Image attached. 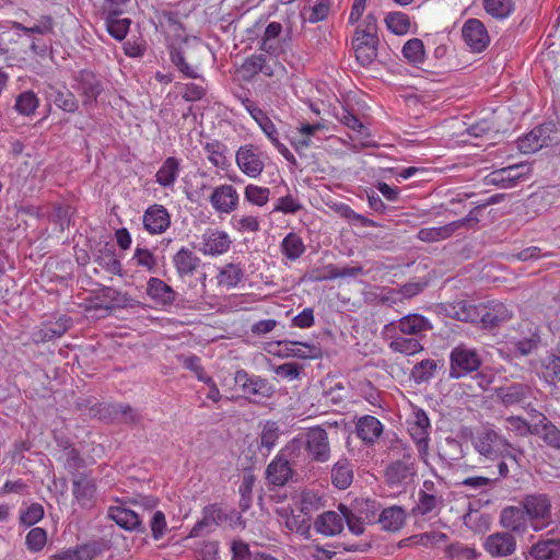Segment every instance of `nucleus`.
<instances>
[{
	"mask_svg": "<svg viewBox=\"0 0 560 560\" xmlns=\"http://www.w3.org/2000/svg\"><path fill=\"white\" fill-rule=\"evenodd\" d=\"M472 444L476 451L487 458H508L520 466L522 451L514 447L493 430L487 429L477 433L472 439Z\"/></svg>",
	"mask_w": 560,
	"mask_h": 560,
	"instance_id": "nucleus-1",
	"label": "nucleus"
},
{
	"mask_svg": "<svg viewBox=\"0 0 560 560\" xmlns=\"http://www.w3.org/2000/svg\"><path fill=\"white\" fill-rule=\"evenodd\" d=\"M232 243V238L226 231L218 228H208L198 237L194 248L205 256L219 257L230 250Z\"/></svg>",
	"mask_w": 560,
	"mask_h": 560,
	"instance_id": "nucleus-2",
	"label": "nucleus"
},
{
	"mask_svg": "<svg viewBox=\"0 0 560 560\" xmlns=\"http://www.w3.org/2000/svg\"><path fill=\"white\" fill-rule=\"evenodd\" d=\"M450 362L451 377L460 378L477 371L481 364V359L475 349L459 345L451 351Z\"/></svg>",
	"mask_w": 560,
	"mask_h": 560,
	"instance_id": "nucleus-3",
	"label": "nucleus"
},
{
	"mask_svg": "<svg viewBox=\"0 0 560 560\" xmlns=\"http://www.w3.org/2000/svg\"><path fill=\"white\" fill-rule=\"evenodd\" d=\"M432 329L430 320L420 314H408L384 326L385 335L401 334L420 339Z\"/></svg>",
	"mask_w": 560,
	"mask_h": 560,
	"instance_id": "nucleus-4",
	"label": "nucleus"
},
{
	"mask_svg": "<svg viewBox=\"0 0 560 560\" xmlns=\"http://www.w3.org/2000/svg\"><path fill=\"white\" fill-rule=\"evenodd\" d=\"M521 505L525 510L534 530L538 532L548 525L551 504L545 494L526 495Z\"/></svg>",
	"mask_w": 560,
	"mask_h": 560,
	"instance_id": "nucleus-5",
	"label": "nucleus"
},
{
	"mask_svg": "<svg viewBox=\"0 0 560 560\" xmlns=\"http://www.w3.org/2000/svg\"><path fill=\"white\" fill-rule=\"evenodd\" d=\"M376 44L377 37L374 35V21H372L369 30L357 28L352 47L360 65L365 67L375 60L377 56Z\"/></svg>",
	"mask_w": 560,
	"mask_h": 560,
	"instance_id": "nucleus-6",
	"label": "nucleus"
},
{
	"mask_svg": "<svg viewBox=\"0 0 560 560\" xmlns=\"http://www.w3.org/2000/svg\"><path fill=\"white\" fill-rule=\"evenodd\" d=\"M348 528L357 536L364 533L366 524L373 523L378 518L376 503L371 500L357 501L351 510L348 509Z\"/></svg>",
	"mask_w": 560,
	"mask_h": 560,
	"instance_id": "nucleus-7",
	"label": "nucleus"
},
{
	"mask_svg": "<svg viewBox=\"0 0 560 560\" xmlns=\"http://www.w3.org/2000/svg\"><path fill=\"white\" fill-rule=\"evenodd\" d=\"M276 513L279 522L283 524L289 532L308 538L311 530L310 516L301 512L295 503L283 504L277 508Z\"/></svg>",
	"mask_w": 560,
	"mask_h": 560,
	"instance_id": "nucleus-8",
	"label": "nucleus"
},
{
	"mask_svg": "<svg viewBox=\"0 0 560 560\" xmlns=\"http://www.w3.org/2000/svg\"><path fill=\"white\" fill-rule=\"evenodd\" d=\"M349 513L348 508L340 504L338 511H327L318 515L314 522L316 533L331 537L340 534L348 524Z\"/></svg>",
	"mask_w": 560,
	"mask_h": 560,
	"instance_id": "nucleus-9",
	"label": "nucleus"
},
{
	"mask_svg": "<svg viewBox=\"0 0 560 560\" xmlns=\"http://www.w3.org/2000/svg\"><path fill=\"white\" fill-rule=\"evenodd\" d=\"M235 162L240 171L250 178L259 177L265 168L261 154L253 144L240 147L235 153Z\"/></svg>",
	"mask_w": 560,
	"mask_h": 560,
	"instance_id": "nucleus-10",
	"label": "nucleus"
},
{
	"mask_svg": "<svg viewBox=\"0 0 560 560\" xmlns=\"http://www.w3.org/2000/svg\"><path fill=\"white\" fill-rule=\"evenodd\" d=\"M246 109L279 153L285 159L292 158L289 149L280 141L278 129L267 114L253 103H248Z\"/></svg>",
	"mask_w": 560,
	"mask_h": 560,
	"instance_id": "nucleus-11",
	"label": "nucleus"
},
{
	"mask_svg": "<svg viewBox=\"0 0 560 560\" xmlns=\"http://www.w3.org/2000/svg\"><path fill=\"white\" fill-rule=\"evenodd\" d=\"M240 195L236 188L230 184H222L213 188L210 203L220 214H230L238 206Z\"/></svg>",
	"mask_w": 560,
	"mask_h": 560,
	"instance_id": "nucleus-12",
	"label": "nucleus"
},
{
	"mask_svg": "<svg viewBox=\"0 0 560 560\" xmlns=\"http://www.w3.org/2000/svg\"><path fill=\"white\" fill-rule=\"evenodd\" d=\"M462 36L465 44L475 52L485 50L490 43L486 26L477 19H469L464 23Z\"/></svg>",
	"mask_w": 560,
	"mask_h": 560,
	"instance_id": "nucleus-13",
	"label": "nucleus"
},
{
	"mask_svg": "<svg viewBox=\"0 0 560 560\" xmlns=\"http://www.w3.org/2000/svg\"><path fill=\"white\" fill-rule=\"evenodd\" d=\"M483 548L492 557H508L514 553L516 540L510 533H494L486 538Z\"/></svg>",
	"mask_w": 560,
	"mask_h": 560,
	"instance_id": "nucleus-14",
	"label": "nucleus"
},
{
	"mask_svg": "<svg viewBox=\"0 0 560 560\" xmlns=\"http://www.w3.org/2000/svg\"><path fill=\"white\" fill-rule=\"evenodd\" d=\"M306 451L317 462H326L330 455L328 436L324 429L314 428L306 435Z\"/></svg>",
	"mask_w": 560,
	"mask_h": 560,
	"instance_id": "nucleus-15",
	"label": "nucleus"
},
{
	"mask_svg": "<svg viewBox=\"0 0 560 560\" xmlns=\"http://www.w3.org/2000/svg\"><path fill=\"white\" fill-rule=\"evenodd\" d=\"M143 225L150 234H162L171 225V215L163 206L153 205L144 211Z\"/></svg>",
	"mask_w": 560,
	"mask_h": 560,
	"instance_id": "nucleus-16",
	"label": "nucleus"
},
{
	"mask_svg": "<svg viewBox=\"0 0 560 560\" xmlns=\"http://www.w3.org/2000/svg\"><path fill=\"white\" fill-rule=\"evenodd\" d=\"M72 494L83 509H92L96 503V485L94 479L81 476L73 480Z\"/></svg>",
	"mask_w": 560,
	"mask_h": 560,
	"instance_id": "nucleus-17",
	"label": "nucleus"
},
{
	"mask_svg": "<svg viewBox=\"0 0 560 560\" xmlns=\"http://www.w3.org/2000/svg\"><path fill=\"white\" fill-rule=\"evenodd\" d=\"M235 384L247 395L269 397L272 393L268 382L259 376H250L246 371L238 370L234 376Z\"/></svg>",
	"mask_w": 560,
	"mask_h": 560,
	"instance_id": "nucleus-18",
	"label": "nucleus"
},
{
	"mask_svg": "<svg viewBox=\"0 0 560 560\" xmlns=\"http://www.w3.org/2000/svg\"><path fill=\"white\" fill-rule=\"evenodd\" d=\"M500 523L504 528L515 533H524L530 526V521L522 505L503 509Z\"/></svg>",
	"mask_w": 560,
	"mask_h": 560,
	"instance_id": "nucleus-19",
	"label": "nucleus"
},
{
	"mask_svg": "<svg viewBox=\"0 0 560 560\" xmlns=\"http://www.w3.org/2000/svg\"><path fill=\"white\" fill-rule=\"evenodd\" d=\"M291 475L292 469L283 452H280L266 469V478L273 486H283L291 478Z\"/></svg>",
	"mask_w": 560,
	"mask_h": 560,
	"instance_id": "nucleus-20",
	"label": "nucleus"
},
{
	"mask_svg": "<svg viewBox=\"0 0 560 560\" xmlns=\"http://www.w3.org/2000/svg\"><path fill=\"white\" fill-rule=\"evenodd\" d=\"M525 560H560V539H542L534 544Z\"/></svg>",
	"mask_w": 560,
	"mask_h": 560,
	"instance_id": "nucleus-21",
	"label": "nucleus"
},
{
	"mask_svg": "<svg viewBox=\"0 0 560 560\" xmlns=\"http://www.w3.org/2000/svg\"><path fill=\"white\" fill-rule=\"evenodd\" d=\"M429 429L430 421L424 411H416L413 420L409 423L408 431L421 453L425 452L428 448Z\"/></svg>",
	"mask_w": 560,
	"mask_h": 560,
	"instance_id": "nucleus-22",
	"label": "nucleus"
},
{
	"mask_svg": "<svg viewBox=\"0 0 560 560\" xmlns=\"http://www.w3.org/2000/svg\"><path fill=\"white\" fill-rule=\"evenodd\" d=\"M512 312L501 302H490L488 305L479 306V320L483 327H492L500 322L509 319Z\"/></svg>",
	"mask_w": 560,
	"mask_h": 560,
	"instance_id": "nucleus-23",
	"label": "nucleus"
},
{
	"mask_svg": "<svg viewBox=\"0 0 560 560\" xmlns=\"http://www.w3.org/2000/svg\"><path fill=\"white\" fill-rule=\"evenodd\" d=\"M77 90L83 98V105L93 106L101 93V85L96 77L89 71H82L78 78Z\"/></svg>",
	"mask_w": 560,
	"mask_h": 560,
	"instance_id": "nucleus-24",
	"label": "nucleus"
},
{
	"mask_svg": "<svg viewBox=\"0 0 560 560\" xmlns=\"http://www.w3.org/2000/svg\"><path fill=\"white\" fill-rule=\"evenodd\" d=\"M524 165L514 164L508 167L495 170L488 175V183L501 186L503 188L513 187L524 176Z\"/></svg>",
	"mask_w": 560,
	"mask_h": 560,
	"instance_id": "nucleus-25",
	"label": "nucleus"
},
{
	"mask_svg": "<svg viewBox=\"0 0 560 560\" xmlns=\"http://www.w3.org/2000/svg\"><path fill=\"white\" fill-rule=\"evenodd\" d=\"M280 352L284 355L296 357L300 359H316L322 354V349L314 343H303L298 341L284 340L277 343Z\"/></svg>",
	"mask_w": 560,
	"mask_h": 560,
	"instance_id": "nucleus-26",
	"label": "nucleus"
},
{
	"mask_svg": "<svg viewBox=\"0 0 560 560\" xmlns=\"http://www.w3.org/2000/svg\"><path fill=\"white\" fill-rule=\"evenodd\" d=\"M534 434L538 435L548 446L560 451V430L542 413L537 415Z\"/></svg>",
	"mask_w": 560,
	"mask_h": 560,
	"instance_id": "nucleus-27",
	"label": "nucleus"
},
{
	"mask_svg": "<svg viewBox=\"0 0 560 560\" xmlns=\"http://www.w3.org/2000/svg\"><path fill=\"white\" fill-rule=\"evenodd\" d=\"M148 295L159 305H171L174 303L176 293L163 280L150 278L147 284Z\"/></svg>",
	"mask_w": 560,
	"mask_h": 560,
	"instance_id": "nucleus-28",
	"label": "nucleus"
},
{
	"mask_svg": "<svg viewBox=\"0 0 560 560\" xmlns=\"http://www.w3.org/2000/svg\"><path fill=\"white\" fill-rule=\"evenodd\" d=\"M245 277L244 268L241 264H226L220 268L217 275V283L220 287L232 289L236 288Z\"/></svg>",
	"mask_w": 560,
	"mask_h": 560,
	"instance_id": "nucleus-29",
	"label": "nucleus"
},
{
	"mask_svg": "<svg viewBox=\"0 0 560 560\" xmlns=\"http://www.w3.org/2000/svg\"><path fill=\"white\" fill-rule=\"evenodd\" d=\"M382 528L388 532L399 530L406 521V511L401 506L393 505L384 509L377 518Z\"/></svg>",
	"mask_w": 560,
	"mask_h": 560,
	"instance_id": "nucleus-30",
	"label": "nucleus"
},
{
	"mask_svg": "<svg viewBox=\"0 0 560 560\" xmlns=\"http://www.w3.org/2000/svg\"><path fill=\"white\" fill-rule=\"evenodd\" d=\"M382 431L383 425L381 421L373 416H363L357 422V434L366 443H374L380 438Z\"/></svg>",
	"mask_w": 560,
	"mask_h": 560,
	"instance_id": "nucleus-31",
	"label": "nucleus"
},
{
	"mask_svg": "<svg viewBox=\"0 0 560 560\" xmlns=\"http://www.w3.org/2000/svg\"><path fill=\"white\" fill-rule=\"evenodd\" d=\"M280 250L288 260L296 261L304 255L306 246L298 233L290 232L281 241Z\"/></svg>",
	"mask_w": 560,
	"mask_h": 560,
	"instance_id": "nucleus-32",
	"label": "nucleus"
},
{
	"mask_svg": "<svg viewBox=\"0 0 560 560\" xmlns=\"http://www.w3.org/2000/svg\"><path fill=\"white\" fill-rule=\"evenodd\" d=\"M108 516L121 528L127 530L137 529L141 521L139 515L130 509L122 505L110 506L108 510Z\"/></svg>",
	"mask_w": 560,
	"mask_h": 560,
	"instance_id": "nucleus-33",
	"label": "nucleus"
},
{
	"mask_svg": "<svg viewBox=\"0 0 560 560\" xmlns=\"http://www.w3.org/2000/svg\"><path fill=\"white\" fill-rule=\"evenodd\" d=\"M260 438L258 448L264 456H267L277 445L279 439V425L275 421H264L259 423Z\"/></svg>",
	"mask_w": 560,
	"mask_h": 560,
	"instance_id": "nucleus-34",
	"label": "nucleus"
},
{
	"mask_svg": "<svg viewBox=\"0 0 560 560\" xmlns=\"http://www.w3.org/2000/svg\"><path fill=\"white\" fill-rule=\"evenodd\" d=\"M180 170V163L176 158H167L155 174V182L162 187H173Z\"/></svg>",
	"mask_w": 560,
	"mask_h": 560,
	"instance_id": "nucleus-35",
	"label": "nucleus"
},
{
	"mask_svg": "<svg viewBox=\"0 0 560 560\" xmlns=\"http://www.w3.org/2000/svg\"><path fill=\"white\" fill-rule=\"evenodd\" d=\"M207 160L219 170H226L230 166L228 159L229 150L225 144L220 141L207 142L203 147Z\"/></svg>",
	"mask_w": 560,
	"mask_h": 560,
	"instance_id": "nucleus-36",
	"label": "nucleus"
},
{
	"mask_svg": "<svg viewBox=\"0 0 560 560\" xmlns=\"http://www.w3.org/2000/svg\"><path fill=\"white\" fill-rule=\"evenodd\" d=\"M390 338L389 347L393 351L412 355L422 351L423 347L418 338L405 337L401 334L387 335Z\"/></svg>",
	"mask_w": 560,
	"mask_h": 560,
	"instance_id": "nucleus-37",
	"label": "nucleus"
},
{
	"mask_svg": "<svg viewBox=\"0 0 560 560\" xmlns=\"http://www.w3.org/2000/svg\"><path fill=\"white\" fill-rule=\"evenodd\" d=\"M545 130L541 127L534 128L517 141L520 151L524 154H529L538 151L546 144Z\"/></svg>",
	"mask_w": 560,
	"mask_h": 560,
	"instance_id": "nucleus-38",
	"label": "nucleus"
},
{
	"mask_svg": "<svg viewBox=\"0 0 560 560\" xmlns=\"http://www.w3.org/2000/svg\"><path fill=\"white\" fill-rule=\"evenodd\" d=\"M70 327V319L66 316L60 317L55 323L44 325L38 331L34 334L36 341H47L54 338L61 337Z\"/></svg>",
	"mask_w": 560,
	"mask_h": 560,
	"instance_id": "nucleus-39",
	"label": "nucleus"
},
{
	"mask_svg": "<svg viewBox=\"0 0 560 560\" xmlns=\"http://www.w3.org/2000/svg\"><path fill=\"white\" fill-rule=\"evenodd\" d=\"M353 480V468L347 459L338 460L331 469L332 485L339 489H347Z\"/></svg>",
	"mask_w": 560,
	"mask_h": 560,
	"instance_id": "nucleus-40",
	"label": "nucleus"
},
{
	"mask_svg": "<svg viewBox=\"0 0 560 560\" xmlns=\"http://www.w3.org/2000/svg\"><path fill=\"white\" fill-rule=\"evenodd\" d=\"M521 327L523 329H526L527 335L515 340L513 342V346L520 354L526 355L529 354L534 349H536L539 342V336L537 334V328L528 322H524L521 325Z\"/></svg>",
	"mask_w": 560,
	"mask_h": 560,
	"instance_id": "nucleus-41",
	"label": "nucleus"
},
{
	"mask_svg": "<svg viewBox=\"0 0 560 560\" xmlns=\"http://www.w3.org/2000/svg\"><path fill=\"white\" fill-rule=\"evenodd\" d=\"M173 262L180 276L191 275L199 264V258L189 249L180 248L174 256Z\"/></svg>",
	"mask_w": 560,
	"mask_h": 560,
	"instance_id": "nucleus-42",
	"label": "nucleus"
},
{
	"mask_svg": "<svg viewBox=\"0 0 560 560\" xmlns=\"http://www.w3.org/2000/svg\"><path fill=\"white\" fill-rule=\"evenodd\" d=\"M324 126L319 122L316 124H301L296 128V136H294L293 144L295 148L305 149L313 144V138L319 130H323Z\"/></svg>",
	"mask_w": 560,
	"mask_h": 560,
	"instance_id": "nucleus-43",
	"label": "nucleus"
},
{
	"mask_svg": "<svg viewBox=\"0 0 560 560\" xmlns=\"http://www.w3.org/2000/svg\"><path fill=\"white\" fill-rule=\"evenodd\" d=\"M456 230V223L442 226L423 228L418 232V238L422 242L433 243L448 238Z\"/></svg>",
	"mask_w": 560,
	"mask_h": 560,
	"instance_id": "nucleus-44",
	"label": "nucleus"
},
{
	"mask_svg": "<svg viewBox=\"0 0 560 560\" xmlns=\"http://www.w3.org/2000/svg\"><path fill=\"white\" fill-rule=\"evenodd\" d=\"M448 314L451 317L462 322L479 320V307L474 306L467 301H458L452 304Z\"/></svg>",
	"mask_w": 560,
	"mask_h": 560,
	"instance_id": "nucleus-45",
	"label": "nucleus"
},
{
	"mask_svg": "<svg viewBox=\"0 0 560 560\" xmlns=\"http://www.w3.org/2000/svg\"><path fill=\"white\" fill-rule=\"evenodd\" d=\"M50 90L51 92H48V97L54 101L57 107L68 113H74L78 109L79 103L73 93L68 90H56L54 88H50Z\"/></svg>",
	"mask_w": 560,
	"mask_h": 560,
	"instance_id": "nucleus-46",
	"label": "nucleus"
},
{
	"mask_svg": "<svg viewBox=\"0 0 560 560\" xmlns=\"http://www.w3.org/2000/svg\"><path fill=\"white\" fill-rule=\"evenodd\" d=\"M404 58L412 65H421L425 59L424 45L419 38H411L402 46Z\"/></svg>",
	"mask_w": 560,
	"mask_h": 560,
	"instance_id": "nucleus-47",
	"label": "nucleus"
},
{
	"mask_svg": "<svg viewBox=\"0 0 560 560\" xmlns=\"http://www.w3.org/2000/svg\"><path fill=\"white\" fill-rule=\"evenodd\" d=\"M530 387L524 384H513L506 388H501L498 393L500 399L505 405H515L521 402L529 395Z\"/></svg>",
	"mask_w": 560,
	"mask_h": 560,
	"instance_id": "nucleus-48",
	"label": "nucleus"
},
{
	"mask_svg": "<svg viewBox=\"0 0 560 560\" xmlns=\"http://www.w3.org/2000/svg\"><path fill=\"white\" fill-rule=\"evenodd\" d=\"M385 23L389 32L395 35H406L411 27L410 19L402 12H390L385 18Z\"/></svg>",
	"mask_w": 560,
	"mask_h": 560,
	"instance_id": "nucleus-49",
	"label": "nucleus"
},
{
	"mask_svg": "<svg viewBox=\"0 0 560 560\" xmlns=\"http://www.w3.org/2000/svg\"><path fill=\"white\" fill-rule=\"evenodd\" d=\"M244 199L256 207H264L270 199V189L268 187L248 184L244 188Z\"/></svg>",
	"mask_w": 560,
	"mask_h": 560,
	"instance_id": "nucleus-50",
	"label": "nucleus"
},
{
	"mask_svg": "<svg viewBox=\"0 0 560 560\" xmlns=\"http://www.w3.org/2000/svg\"><path fill=\"white\" fill-rule=\"evenodd\" d=\"M107 32L117 40H122L129 31L130 20L127 18H118L116 13H109L106 18Z\"/></svg>",
	"mask_w": 560,
	"mask_h": 560,
	"instance_id": "nucleus-51",
	"label": "nucleus"
},
{
	"mask_svg": "<svg viewBox=\"0 0 560 560\" xmlns=\"http://www.w3.org/2000/svg\"><path fill=\"white\" fill-rule=\"evenodd\" d=\"M293 503H295L301 512L305 513L307 516L323 505L322 497L313 490L303 491L294 499Z\"/></svg>",
	"mask_w": 560,
	"mask_h": 560,
	"instance_id": "nucleus-52",
	"label": "nucleus"
},
{
	"mask_svg": "<svg viewBox=\"0 0 560 560\" xmlns=\"http://www.w3.org/2000/svg\"><path fill=\"white\" fill-rule=\"evenodd\" d=\"M230 224L238 233H256L260 230L259 219L253 214L233 215Z\"/></svg>",
	"mask_w": 560,
	"mask_h": 560,
	"instance_id": "nucleus-53",
	"label": "nucleus"
},
{
	"mask_svg": "<svg viewBox=\"0 0 560 560\" xmlns=\"http://www.w3.org/2000/svg\"><path fill=\"white\" fill-rule=\"evenodd\" d=\"M44 517V508L39 503L23 504L20 509V523L24 526H33Z\"/></svg>",
	"mask_w": 560,
	"mask_h": 560,
	"instance_id": "nucleus-54",
	"label": "nucleus"
},
{
	"mask_svg": "<svg viewBox=\"0 0 560 560\" xmlns=\"http://www.w3.org/2000/svg\"><path fill=\"white\" fill-rule=\"evenodd\" d=\"M483 8L495 19H506L513 11L512 0H483Z\"/></svg>",
	"mask_w": 560,
	"mask_h": 560,
	"instance_id": "nucleus-55",
	"label": "nucleus"
},
{
	"mask_svg": "<svg viewBox=\"0 0 560 560\" xmlns=\"http://www.w3.org/2000/svg\"><path fill=\"white\" fill-rule=\"evenodd\" d=\"M411 544L425 548H434L447 541V536L440 532H427L409 538Z\"/></svg>",
	"mask_w": 560,
	"mask_h": 560,
	"instance_id": "nucleus-56",
	"label": "nucleus"
},
{
	"mask_svg": "<svg viewBox=\"0 0 560 560\" xmlns=\"http://www.w3.org/2000/svg\"><path fill=\"white\" fill-rule=\"evenodd\" d=\"M541 377L550 384L560 378V355L549 354L542 360Z\"/></svg>",
	"mask_w": 560,
	"mask_h": 560,
	"instance_id": "nucleus-57",
	"label": "nucleus"
},
{
	"mask_svg": "<svg viewBox=\"0 0 560 560\" xmlns=\"http://www.w3.org/2000/svg\"><path fill=\"white\" fill-rule=\"evenodd\" d=\"M38 97L32 91L21 93L15 102V109L24 116L32 115L38 107Z\"/></svg>",
	"mask_w": 560,
	"mask_h": 560,
	"instance_id": "nucleus-58",
	"label": "nucleus"
},
{
	"mask_svg": "<svg viewBox=\"0 0 560 560\" xmlns=\"http://www.w3.org/2000/svg\"><path fill=\"white\" fill-rule=\"evenodd\" d=\"M330 5L326 0H317L313 7L304 9L302 16L310 23H317L325 20L329 13Z\"/></svg>",
	"mask_w": 560,
	"mask_h": 560,
	"instance_id": "nucleus-59",
	"label": "nucleus"
},
{
	"mask_svg": "<svg viewBox=\"0 0 560 560\" xmlns=\"http://www.w3.org/2000/svg\"><path fill=\"white\" fill-rule=\"evenodd\" d=\"M303 208L299 198L289 194L277 199L272 212H281L283 214H295Z\"/></svg>",
	"mask_w": 560,
	"mask_h": 560,
	"instance_id": "nucleus-60",
	"label": "nucleus"
},
{
	"mask_svg": "<svg viewBox=\"0 0 560 560\" xmlns=\"http://www.w3.org/2000/svg\"><path fill=\"white\" fill-rule=\"evenodd\" d=\"M46 542L47 533L42 527L32 528L25 537L26 547L32 552H38L43 550V548L46 546Z\"/></svg>",
	"mask_w": 560,
	"mask_h": 560,
	"instance_id": "nucleus-61",
	"label": "nucleus"
},
{
	"mask_svg": "<svg viewBox=\"0 0 560 560\" xmlns=\"http://www.w3.org/2000/svg\"><path fill=\"white\" fill-rule=\"evenodd\" d=\"M130 261L148 272L154 271L156 267L154 255L147 248L137 247Z\"/></svg>",
	"mask_w": 560,
	"mask_h": 560,
	"instance_id": "nucleus-62",
	"label": "nucleus"
},
{
	"mask_svg": "<svg viewBox=\"0 0 560 560\" xmlns=\"http://www.w3.org/2000/svg\"><path fill=\"white\" fill-rule=\"evenodd\" d=\"M505 429L518 436L534 434V424H529L525 419L516 416L505 419Z\"/></svg>",
	"mask_w": 560,
	"mask_h": 560,
	"instance_id": "nucleus-63",
	"label": "nucleus"
},
{
	"mask_svg": "<svg viewBox=\"0 0 560 560\" xmlns=\"http://www.w3.org/2000/svg\"><path fill=\"white\" fill-rule=\"evenodd\" d=\"M436 371L434 360H423L412 369V377L417 383H423L433 377Z\"/></svg>",
	"mask_w": 560,
	"mask_h": 560,
	"instance_id": "nucleus-64",
	"label": "nucleus"
}]
</instances>
